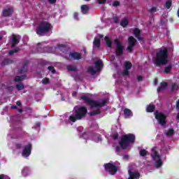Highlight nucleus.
I'll use <instances>...</instances> for the list:
<instances>
[{"label":"nucleus","instance_id":"f257e3e1","mask_svg":"<svg viewBox=\"0 0 179 179\" xmlns=\"http://www.w3.org/2000/svg\"><path fill=\"white\" fill-rule=\"evenodd\" d=\"M82 100H83L88 106H90V107H94L95 108H101V107H103V106H106V103H108V99H100L99 101H93L92 99H93V95L91 94H87L85 95H83L81 96Z\"/></svg>","mask_w":179,"mask_h":179},{"label":"nucleus","instance_id":"f03ea898","mask_svg":"<svg viewBox=\"0 0 179 179\" xmlns=\"http://www.w3.org/2000/svg\"><path fill=\"white\" fill-rule=\"evenodd\" d=\"M86 114H87V109L86 108L76 106L74 108V113L71 115L66 117V122H76L78 120H82Z\"/></svg>","mask_w":179,"mask_h":179},{"label":"nucleus","instance_id":"7ed1b4c3","mask_svg":"<svg viewBox=\"0 0 179 179\" xmlns=\"http://www.w3.org/2000/svg\"><path fill=\"white\" fill-rule=\"evenodd\" d=\"M169 62V54L167 49L161 50L157 53V57L154 59L155 65H166Z\"/></svg>","mask_w":179,"mask_h":179},{"label":"nucleus","instance_id":"20e7f679","mask_svg":"<svg viewBox=\"0 0 179 179\" xmlns=\"http://www.w3.org/2000/svg\"><path fill=\"white\" fill-rule=\"evenodd\" d=\"M51 30H52V25L47 20H42L36 29V34L44 36L45 33H50Z\"/></svg>","mask_w":179,"mask_h":179},{"label":"nucleus","instance_id":"39448f33","mask_svg":"<svg viewBox=\"0 0 179 179\" xmlns=\"http://www.w3.org/2000/svg\"><path fill=\"white\" fill-rule=\"evenodd\" d=\"M135 143V135L134 134H125L122 136V141L120 142V145L122 149H127L129 148L131 143Z\"/></svg>","mask_w":179,"mask_h":179},{"label":"nucleus","instance_id":"423d86ee","mask_svg":"<svg viewBox=\"0 0 179 179\" xmlns=\"http://www.w3.org/2000/svg\"><path fill=\"white\" fill-rule=\"evenodd\" d=\"M151 157L154 163V166L157 169H160V167L163 166V161L162 160L160 155L157 153V148L156 147L152 148L151 150Z\"/></svg>","mask_w":179,"mask_h":179},{"label":"nucleus","instance_id":"0eeeda50","mask_svg":"<svg viewBox=\"0 0 179 179\" xmlns=\"http://www.w3.org/2000/svg\"><path fill=\"white\" fill-rule=\"evenodd\" d=\"M105 170L111 176H114L118 170V166H115V164L113 163H108L104 165Z\"/></svg>","mask_w":179,"mask_h":179},{"label":"nucleus","instance_id":"6e6552de","mask_svg":"<svg viewBox=\"0 0 179 179\" xmlns=\"http://www.w3.org/2000/svg\"><path fill=\"white\" fill-rule=\"evenodd\" d=\"M95 69L93 67H90L88 69L89 73H91V75H95L96 72H99L101 68H103V62L101 60H99L95 62Z\"/></svg>","mask_w":179,"mask_h":179},{"label":"nucleus","instance_id":"1a4fd4ad","mask_svg":"<svg viewBox=\"0 0 179 179\" xmlns=\"http://www.w3.org/2000/svg\"><path fill=\"white\" fill-rule=\"evenodd\" d=\"M155 117L160 125H166V115L164 114L157 111L155 113Z\"/></svg>","mask_w":179,"mask_h":179},{"label":"nucleus","instance_id":"9d476101","mask_svg":"<svg viewBox=\"0 0 179 179\" xmlns=\"http://www.w3.org/2000/svg\"><path fill=\"white\" fill-rule=\"evenodd\" d=\"M115 44L116 45V54H117V55H122V51L124 50V47L121 44V42H120V41L115 39Z\"/></svg>","mask_w":179,"mask_h":179},{"label":"nucleus","instance_id":"9b49d317","mask_svg":"<svg viewBox=\"0 0 179 179\" xmlns=\"http://www.w3.org/2000/svg\"><path fill=\"white\" fill-rule=\"evenodd\" d=\"M129 46L127 47L128 51L129 52H132V49L135 47V44H136V39H135L133 36H130L128 39Z\"/></svg>","mask_w":179,"mask_h":179},{"label":"nucleus","instance_id":"f8f14e48","mask_svg":"<svg viewBox=\"0 0 179 179\" xmlns=\"http://www.w3.org/2000/svg\"><path fill=\"white\" fill-rule=\"evenodd\" d=\"M31 153V145L28 144L27 146H25L24 150L22 151V155L23 156V157H29Z\"/></svg>","mask_w":179,"mask_h":179},{"label":"nucleus","instance_id":"ddd939ff","mask_svg":"<svg viewBox=\"0 0 179 179\" xmlns=\"http://www.w3.org/2000/svg\"><path fill=\"white\" fill-rule=\"evenodd\" d=\"M128 172L129 175V178L128 179H139V173L133 171L131 169H129Z\"/></svg>","mask_w":179,"mask_h":179},{"label":"nucleus","instance_id":"4468645a","mask_svg":"<svg viewBox=\"0 0 179 179\" xmlns=\"http://www.w3.org/2000/svg\"><path fill=\"white\" fill-rule=\"evenodd\" d=\"M19 36L13 35L11 39H10V44L12 47H15V45L19 44Z\"/></svg>","mask_w":179,"mask_h":179},{"label":"nucleus","instance_id":"2eb2a0df","mask_svg":"<svg viewBox=\"0 0 179 179\" xmlns=\"http://www.w3.org/2000/svg\"><path fill=\"white\" fill-rule=\"evenodd\" d=\"M124 68H125V71L124 72H123V75H125V76L129 75V71H128V70L132 68V64H131V62H126L124 64Z\"/></svg>","mask_w":179,"mask_h":179},{"label":"nucleus","instance_id":"dca6fc26","mask_svg":"<svg viewBox=\"0 0 179 179\" xmlns=\"http://www.w3.org/2000/svg\"><path fill=\"white\" fill-rule=\"evenodd\" d=\"M103 38V35H98L94 41V47L99 48L100 47V39Z\"/></svg>","mask_w":179,"mask_h":179},{"label":"nucleus","instance_id":"f3484780","mask_svg":"<svg viewBox=\"0 0 179 179\" xmlns=\"http://www.w3.org/2000/svg\"><path fill=\"white\" fill-rule=\"evenodd\" d=\"M70 59H80L81 56L78 52H73L69 55Z\"/></svg>","mask_w":179,"mask_h":179},{"label":"nucleus","instance_id":"a211bd4d","mask_svg":"<svg viewBox=\"0 0 179 179\" xmlns=\"http://www.w3.org/2000/svg\"><path fill=\"white\" fill-rule=\"evenodd\" d=\"M13 13V8H8L6 9L3 11V16H10V15H12Z\"/></svg>","mask_w":179,"mask_h":179},{"label":"nucleus","instance_id":"6ab92c4d","mask_svg":"<svg viewBox=\"0 0 179 179\" xmlns=\"http://www.w3.org/2000/svg\"><path fill=\"white\" fill-rule=\"evenodd\" d=\"M123 112L126 118H129V117H132V112L131 111V110L126 108L123 110Z\"/></svg>","mask_w":179,"mask_h":179},{"label":"nucleus","instance_id":"aec40b11","mask_svg":"<svg viewBox=\"0 0 179 179\" xmlns=\"http://www.w3.org/2000/svg\"><path fill=\"white\" fill-rule=\"evenodd\" d=\"M134 36L138 38V40H142V38L141 37V31L139 29H135L134 30Z\"/></svg>","mask_w":179,"mask_h":179},{"label":"nucleus","instance_id":"412c9836","mask_svg":"<svg viewBox=\"0 0 179 179\" xmlns=\"http://www.w3.org/2000/svg\"><path fill=\"white\" fill-rule=\"evenodd\" d=\"M167 87V83L163 82L160 84V87H158L157 92H162L163 89H166Z\"/></svg>","mask_w":179,"mask_h":179},{"label":"nucleus","instance_id":"4be33fe9","mask_svg":"<svg viewBox=\"0 0 179 179\" xmlns=\"http://www.w3.org/2000/svg\"><path fill=\"white\" fill-rule=\"evenodd\" d=\"M155 110V106L150 104L146 108L147 113H152V111Z\"/></svg>","mask_w":179,"mask_h":179},{"label":"nucleus","instance_id":"5701e85b","mask_svg":"<svg viewBox=\"0 0 179 179\" xmlns=\"http://www.w3.org/2000/svg\"><path fill=\"white\" fill-rule=\"evenodd\" d=\"M81 10L83 13H87V10H89V6L87 5H83L81 6Z\"/></svg>","mask_w":179,"mask_h":179},{"label":"nucleus","instance_id":"b1692460","mask_svg":"<svg viewBox=\"0 0 179 179\" xmlns=\"http://www.w3.org/2000/svg\"><path fill=\"white\" fill-rule=\"evenodd\" d=\"M173 69V65L172 64H169L168 65L165 69H164V73H170V72H171V69Z\"/></svg>","mask_w":179,"mask_h":179},{"label":"nucleus","instance_id":"393cba45","mask_svg":"<svg viewBox=\"0 0 179 179\" xmlns=\"http://www.w3.org/2000/svg\"><path fill=\"white\" fill-rule=\"evenodd\" d=\"M166 136H173L174 135V130L173 129H169L168 131H165Z\"/></svg>","mask_w":179,"mask_h":179},{"label":"nucleus","instance_id":"a878e982","mask_svg":"<svg viewBox=\"0 0 179 179\" xmlns=\"http://www.w3.org/2000/svg\"><path fill=\"white\" fill-rule=\"evenodd\" d=\"M24 79H26V76H16L14 79L15 82H20V80H24Z\"/></svg>","mask_w":179,"mask_h":179},{"label":"nucleus","instance_id":"bb28decb","mask_svg":"<svg viewBox=\"0 0 179 179\" xmlns=\"http://www.w3.org/2000/svg\"><path fill=\"white\" fill-rule=\"evenodd\" d=\"M121 26H122V27H127V26L128 25V20L127 18L123 19L121 22H120Z\"/></svg>","mask_w":179,"mask_h":179},{"label":"nucleus","instance_id":"cd10ccee","mask_svg":"<svg viewBox=\"0 0 179 179\" xmlns=\"http://www.w3.org/2000/svg\"><path fill=\"white\" fill-rule=\"evenodd\" d=\"M105 41L108 47L111 48V39L108 36L105 37Z\"/></svg>","mask_w":179,"mask_h":179},{"label":"nucleus","instance_id":"c85d7f7f","mask_svg":"<svg viewBox=\"0 0 179 179\" xmlns=\"http://www.w3.org/2000/svg\"><path fill=\"white\" fill-rule=\"evenodd\" d=\"M16 88L17 90H23L24 89V85L22 83L17 84Z\"/></svg>","mask_w":179,"mask_h":179},{"label":"nucleus","instance_id":"c756f323","mask_svg":"<svg viewBox=\"0 0 179 179\" xmlns=\"http://www.w3.org/2000/svg\"><path fill=\"white\" fill-rule=\"evenodd\" d=\"M139 153L140 156H146V155H148V151H146L145 149H143L140 150Z\"/></svg>","mask_w":179,"mask_h":179},{"label":"nucleus","instance_id":"7c9ffc66","mask_svg":"<svg viewBox=\"0 0 179 179\" xmlns=\"http://www.w3.org/2000/svg\"><path fill=\"white\" fill-rule=\"evenodd\" d=\"M68 71H76V67L75 66H67Z\"/></svg>","mask_w":179,"mask_h":179},{"label":"nucleus","instance_id":"2f4dec72","mask_svg":"<svg viewBox=\"0 0 179 179\" xmlns=\"http://www.w3.org/2000/svg\"><path fill=\"white\" fill-rule=\"evenodd\" d=\"M178 89H179V85H178L173 84V85H172V90L173 92H175V90H178Z\"/></svg>","mask_w":179,"mask_h":179},{"label":"nucleus","instance_id":"473e14b6","mask_svg":"<svg viewBox=\"0 0 179 179\" xmlns=\"http://www.w3.org/2000/svg\"><path fill=\"white\" fill-rule=\"evenodd\" d=\"M94 141L95 142H100V141H101V138L100 137V136H94Z\"/></svg>","mask_w":179,"mask_h":179},{"label":"nucleus","instance_id":"72a5a7b5","mask_svg":"<svg viewBox=\"0 0 179 179\" xmlns=\"http://www.w3.org/2000/svg\"><path fill=\"white\" fill-rule=\"evenodd\" d=\"M27 173H29V169L28 168H24L22 171V173L23 174V176H26L27 175Z\"/></svg>","mask_w":179,"mask_h":179},{"label":"nucleus","instance_id":"f704fd0d","mask_svg":"<svg viewBox=\"0 0 179 179\" xmlns=\"http://www.w3.org/2000/svg\"><path fill=\"white\" fill-rule=\"evenodd\" d=\"M50 83V79L45 78H43V80H42V83L43 85H47Z\"/></svg>","mask_w":179,"mask_h":179},{"label":"nucleus","instance_id":"c9c22d12","mask_svg":"<svg viewBox=\"0 0 179 179\" xmlns=\"http://www.w3.org/2000/svg\"><path fill=\"white\" fill-rule=\"evenodd\" d=\"M97 114H100V110L99 109H97L96 111H93V112L90 113V115H96Z\"/></svg>","mask_w":179,"mask_h":179},{"label":"nucleus","instance_id":"e433bc0d","mask_svg":"<svg viewBox=\"0 0 179 179\" xmlns=\"http://www.w3.org/2000/svg\"><path fill=\"white\" fill-rule=\"evenodd\" d=\"M19 52V48H16L15 50V51H13V50H11V51H10L9 52V55H13V54H15V52Z\"/></svg>","mask_w":179,"mask_h":179},{"label":"nucleus","instance_id":"4c0bfd02","mask_svg":"<svg viewBox=\"0 0 179 179\" xmlns=\"http://www.w3.org/2000/svg\"><path fill=\"white\" fill-rule=\"evenodd\" d=\"M0 179H10V178L6 175L1 174L0 175Z\"/></svg>","mask_w":179,"mask_h":179},{"label":"nucleus","instance_id":"58836bf2","mask_svg":"<svg viewBox=\"0 0 179 179\" xmlns=\"http://www.w3.org/2000/svg\"><path fill=\"white\" fill-rule=\"evenodd\" d=\"M64 45L62 44H59L56 48L57 51H61V48H64Z\"/></svg>","mask_w":179,"mask_h":179},{"label":"nucleus","instance_id":"ea45409f","mask_svg":"<svg viewBox=\"0 0 179 179\" xmlns=\"http://www.w3.org/2000/svg\"><path fill=\"white\" fill-rule=\"evenodd\" d=\"M166 7L167 8V9H170V8L171 7V2L168 1L166 3Z\"/></svg>","mask_w":179,"mask_h":179},{"label":"nucleus","instance_id":"a19ab883","mask_svg":"<svg viewBox=\"0 0 179 179\" xmlns=\"http://www.w3.org/2000/svg\"><path fill=\"white\" fill-rule=\"evenodd\" d=\"M48 69H49V71H51L52 73H55V70L54 69V67L49 66Z\"/></svg>","mask_w":179,"mask_h":179},{"label":"nucleus","instance_id":"79ce46f5","mask_svg":"<svg viewBox=\"0 0 179 179\" xmlns=\"http://www.w3.org/2000/svg\"><path fill=\"white\" fill-rule=\"evenodd\" d=\"M98 1V3L100 4H103L106 3V2H107V0H97Z\"/></svg>","mask_w":179,"mask_h":179},{"label":"nucleus","instance_id":"37998d69","mask_svg":"<svg viewBox=\"0 0 179 179\" xmlns=\"http://www.w3.org/2000/svg\"><path fill=\"white\" fill-rule=\"evenodd\" d=\"M113 6H120V2H118V1H114V2L113 3Z\"/></svg>","mask_w":179,"mask_h":179},{"label":"nucleus","instance_id":"c03bdc74","mask_svg":"<svg viewBox=\"0 0 179 179\" xmlns=\"http://www.w3.org/2000/svg\"><path fill=\"white\" fill-rule=\"evenodd\" d=\"M157 8H156V7H153L152 8H151L150 12H156Z\"/></svg>","mask_w":179,"mask_h":179},{"label":"nucleus","instance_id":"a18cd8bd","mask_svg":"<svg viewBox=\"0 0 179 179\" xmlns=\"http://www.w3.org/2000/svg\"><path fill=\"white\" fill-rule=\"evenodd\" d=\"M50 3H55L57 0H49Z\"/></svg>","mask_w":179,"mask_h":179},{"label":"nucleus","instance_id":"49530a36","mask_svg":"<svg viewBox=\"0 0 179 179\" xmlns=\"http://www.w3.org/2000/svg\"><path fill=\"white\" fill-rule=\"evenodd\" d=\"M117 138H118V134H115L113 135V138H114V139H117Z\"/></svg>","mask_w":179,"mask_h":179},{"label":"nucleus","instance_id":"de8ad7c7","mask_svg":"<svg viewBox=\"0 0 179 179\" xmlns=\"http://www.w3.org/2000/svg\"><path fill=\"white\" fill-rule=\"evenodd\" d=\"M74 19H78V13H75L73 15Z\"/></svg>","mask_w":179,"mask_h":179},{"label":"nucleus","instance_id":"09e8293b","mask_svg":"<svg viewBox=\"0 0 179 179\" xmlns=\"http://www.w3.org/2000/svg\"><path fill=\"white\" fill-rule=\"evenodd\" d=\"M176 108H178V110H179V100L176 103Z\"/></svg>","mask_w":179,"mask_h":179},{"label":"nucleus","instance_id":"8fccbe9b","mask_svg":"<svg viewBox=\"0 0 179 179\" xmlns=\"http://www.w3.org/2000/svg\"><path fill=\"white\" fill-rule=\"evenodd\" d=\"M154 85H157V79H155V80H154Z\"/></svg>","mask_w":179,"mask_h":179},{"label":"nucleus","instance_id":"3c124183","mask_svg":"<svg viewBox=\"0 0 179 179\" xmlns=\"http://www.w3.org/2000/svg\"><path fill=\"white\" fill-rule=\"evenodd\" d=\"M119 19H118V17H117L115 20V23H118V22H119Z\"/></svg>","mask_w":179,"mask_h":179},{"label":"nucleus","instance_id":"603ef678","mask_svg":"<svg viewBox=\"0 0 179 179\" xmlns=\"http://www.w3.org/2000/svg\"><path fill=\"white\" fill-rule=\"evenodd\" d=\"M16 104L17 106H22V103H20V101H17Z\"/></svg>","mask_w":179,"mask_h":179},{"label":"nucleus","instance_id":"864d4df0","mask_svg":"<svg viewBox=\"0 0 179 179\" xmlns=\"http://www.w3.org/2000/svg\"><path fill=\"white\" fill-rule=\"evenodd\" d=\"M11 108H12L13 110H15V108H16V106H11Z\"/></svg>","mask_w":179,"mask_h":179},{"label":"nucleus","instance_id":"5fc2aeb1","mask_svg":"<svg viewBox=\"0 0 179 179\" xmlns=\"http://www.w3.org/2000/svg\"><path fill=\"white\" fill-rule=\"evenodd\" d=\"M138 80H142V76H138Z\"/></svg>","mask_w":179,"mask_h":179},{"label":"nucleus","instance_id":"6e6d98bb","mask_svg":"<svg viewBox=\"0 0 179 179\" xmlns=\"http://www.w3.org/2000/svg\"><path fill=\"white\" fill-rule=\"evenodd\" d=\"M123 159H128V155H124V156L123 157Z\"/></svg>","mask_w":179,"mask_h":179},{"label":"nucleus","instance_id":"4d7b16f0","mask_svg":"<svg viewBox=\"0 0 179 179\" xmlns=\"http://www.w3.org/2000/svg\"><path fill=\"white\" fill-rule=\"evenodd\" d=\"M72 94H73V96H76V92H73Z\"/></svg>","mask_w":179,"mask_h":179},{"label":"nucleus","instance_id":"13d9d810","mask_svg":"<svg viewBox=\"0 0 179 179\" xmlns=\"http://www.w3.org/2000/svg\"><path fill=\"white\" fill-rule=\"evenodd\" d=\"M1 38H2V34H1V32H0V40H1Z\"/></svg>","mask_w":179,"mask_h":179},{"label":"nucleus","instance_id":"bf43d9fd","mask_svg":"<svg viewBox=\"0 0 179 179\" xmlns=\"http://www.w3.org/2000/svg\"><path fill=\"white\" fill-rule=\"evenodd\" d=\"M176 118H177L178 120H179V113H178V115H177Z\"/></svg>","mask_w":179,"mask_h":179},{"label":"nucleus","instance_id":"052dcab7","mask_svg":"<svg viewBox=\"0 0 179 179\" xmlns=\"http://www.w3.org/2000/svg\"><path fill=\"white\" fill-rule=\"evenodd\" d=\"M19 113H22V109L18 110Z\"/></svg>","mask_w":179,"mask_h":179},{"label":"nucleus","instance_id":"680f3d73","mask_svg":"<svg viewBox=\"0 0 179 179\" xmlns=\"http://www.w3.org/2000/svg\"><path fill=\"white\" fill-rule=\"evenodd\" d=\"M178 16L179 17V10H178Z\"/></svg>","mask_w":179,"mask_h":179},{"label":"nucleus","instance_id":"e2e57ef3","mask_svg":"<svg viewBox=\"0 0 179 179\" xmlns=\"http://www.w3.org/2000/svg\"><path fill=\"white\" fill-rule=\"evenodd\" d=\"M20 73H23V71L21 70Z\"/></svg>","mask_w":179,"mask_h":179},{"label":"nucleus","instance_id":"0e129e2a","mask_svg":"<svg viewBox=\"0 0 179 179\" xmlns=\"http://www.w3.org/2000/svg\"><path fill=\"white\" fill-rule=\"evenodd\" d=\"M37 126H38V127H40V124H37Z\"/></svg>","mask_w":179,"mask_h":179},{"label":"nucleus","instance_id":"69168bd1","mask_svg":"<svg viewBox=\"0 0 179 179\" xmlns=\"http://www.w3.org/2000/svg\"><path fill=\"white\" fill-rule=\"evenodd\" d=\"M85 1H90V0H85Z\"/></svg>","mask_w":179,"mask_h":179}]
</instances>
